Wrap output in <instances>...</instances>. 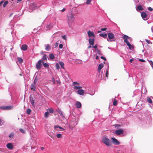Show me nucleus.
<instances>
[{
    "mask_svg": "<svg viewBox=\"0 0 153 153\" xmlns=\"http://www.w3.org/2000/svg\"><path fill=\"white\" fill-rule=\"evenodd\" d=\"M102 142L107 146H111V140L106 137H103L102 139Z\"/></svg>",
    "mask_w": 153,
    "mask_h": 153,
    "instance_id": "obj_1",
    "label": "nucleus"
},
{
    "mask_svg": "<svg viewBox=\"0 0 153 153\" xmlns=\"http://www.w3.org/2000/svg\"><path fill=\"white\" fill-rule=\"evenodd\" d=\"M108 38L107 40L108 42L114 41L115 40L114 35L112 33H108Z\"/></svg>",
    "mask_w": 153,
    "mask_h": 153,
    "instance_id": "obj_2",
    "label": "nucleus"
},
{
    "mask_svg": "<svg viewBox=\"0 0 153 153\" xmlns=\"http://www.w3.org/2000/svg\"><path fill=\"white\" fill-rule=\"evenodd\" d=\"M36 7V5L35 4L30 3L29 7V11L31 12L33 10H34Z\"/></svg>",
    "mask_w": 153,
    "mask_h": 153,
    "instance_id": "obj_3",
    "label": "nucleus"
},
{
    "mask_svg": "<svg viewBox=\"0 0 153 153\" xmlns=\"http://www.w3.org/2000/svg\"><path fill=\"white\" fill-rule=\"evenodd\" d=\"M42 61L41 60H39L36 63V68L38 69H40L42 66Z\"/></svg>",
    "mask_w": 153,
    "mask_h": 153,
    "instance_id": "obj_4",
    "label": "nucleus"
},
{
    "mask_svg": "<svg viewBox=\"0 0 153 153\" xmlns=\"http://www.w3.org/2000/svg\"><path fill=\"white\" fill-rule=\"evenodd\" d=\"M111 140H112V143L115 145H118L120 143V142L115 138H112Z\"/></svg>",
    "mask_w": 153,
    "mask_h": 153,
    "instance_id": "obj_5",
    "label": "nucleus"
},
{
    "mask_svg": "<svg viewBox=\"0 0 153 153\" xmlns=\"http://www.w3.org/2000/svg\"><path fill=\"white\" fill-rule=\"evenodd\" d=\"M130 38L128 36L126 35H124L123 37V39H124V42H125L126 44L127 45L128 43L129 42H128V39Z\"/></svg>",
    "mask_w": 153,
    "mask_h": 153,
    "instance_id": "obj_6",
    "label": "nucleus"
},
{
    "mask_svg": "<svg viewBox=\"0 0 153 153\" xmlns=\"http://www.w3.org/2000/svg\"><path fill=\"white\" fill-rule=\"evenodd\" d=\"M124 130L123 129H120L116 130L115 131V134L117 135H120L123 133Z\"/></svg>",
    "mask_w": 153,
    "mask_h": 153,
    "instance_id": "obj_7",
    "label": "nucleus"
},
{
    "mask_svg": "<svg viewBox=\"0 0 153 153\" xmlns=\"http://www.w3.org/2000/svg\"><path fill=\"white\" fill-rule=\"evenodd\" d=\"M141 15L142 18L144 20H147V19H146V17L147 16V15L146 14V13H145L144 12H142L141 13Z\"/></svg>",
    "mask_w": 153,
    "mask_h": 153,
    "instance_id": "obj_8",
    "label": "nucleus"
},
{
    "mask_svg": "<svg viewBox=\"0 0 153 153\" xmlns=\"http://www.w3.org/2000/svg\"><path fill=\"white\" fill-rule=\"evenodd\" d=\"M84 93V91L82 89H79L77 90V93L80 95H83Z\"/></svg>",
    "mask_w": 153,
    "mask_h": 153,
    "instance_id": "obj_9",
    "label": "nucleus"
},
{
    "mask_svg": "<svg viewBox=\"0 0 153 153\" xmlns=\"http://www.w3.org/2000/svg\"><path fill=\"white\" fill-rule=\"evenodd\" d=\"M11 106H3L1 107L0 108L3 110H9L11 108Z\"/></svg>",
    "mask_w": 153,
    "mask_h": 153,
    "instance_id": "obj_10",
    "label": "nucleus"
},
{
    "mask_svg": "<svg viewBox=\"0 0 153 153\" xmlns=\"http://www.w3.org/2000/svg\"><path fill=\"white\" fill-rule=\"evenodd\" d=\"M94 42V38H90L89 39V42L91 45H93Z\"/></svg>",
    "mask_w": 153,
    "mask_h": 153,
    "instance_id": "obj_11",
    "label": "nucleus"
},
{
    "mask_svg": "<svg viewBox=\"0 0 153 153\" xmlns=\"http://www.w3.org/2000/svg\"><path fill=\"white\" fill-rule=\"evenodd\" d=\"M88 34L89 37H90L91 36H94L95 35L93 32H91L90 31H88Z\"/></svg>",
    "mask_w": 153,
    "mask_h": 153,
    "instance_id": "obj_12",
    "label": "nucleus"
},
{
    "mask_svg": "<svg viewBox=\"0 0 153 153\" xmlns=\"http://www.w3.org/2000/svg\"><path fill=\"white\" fill-rule=\"evenodd\" d=\"M27 46L26 45L24 44L22 45L21 47V49L24 51H26L27 49Z\"/></svg>",
    "mask_w": 153,
    "mask_h": 153,
    "instance_id": "obj_13",
    "label": "nucleus"
},
{
    "mask_svg": "<svg viewBox=\"0 0 153 153\" xmlns=\"http://www.w3.org/2000/svg\"><path fill=\"white\" fill-rule=\"evenodd\" d=\"M104 65L102 64H100L98 66V71L99 73L101 69L102 68Z\"/></svg>",
    "mask_w": 153,
    "mask_h": 153,
    "instance_id": "obj_14",
    "label": "nucleus"
},
{
    "mask_svg": "<svg viewBox=\"0 0 153 153\" xmlns=\"http://www.w3.org/2000/svg\"><path fill=\"white\" fill-rule=\"evenodd\" d=\"M7 147L8 149H12L13 148V145L10 143H7Z\"/></svg>",
    "mask_w": 153,
    "mask_h": 153,
    "instance_id": "obj_15",
    "label": "nucleus"
},
{
    "mask_svg": "<svg viewBox=\"0 0 153 153\" xmlns=\"http://www.w3.org/2000/svg\"><path fill=\"white\" fill-rule=\"evenodd\" d=\"M55 58L53 54L51 53L49 54V55L48 59L50 60H53Z\"/></svg>",
    "mask_w": 153,
    "mask_h": 153,
    "instance_id": "obj_16",
    "label": "nucleus"
},
{
    "mask_svg": "<svg viewBox=\"0 0 153 153\" xmlns=\"http://www.w3.org/2000/svg\"><path fill=\"white\" fill-rule=\"evenodd\" d=\"M45 50L47 51H49L50 50H51V48L49 45H45Z\"/></svg>",
    "mask_w": 153,
    "mask_h": 153,
    "instance_id": "obj_17",
    "label": "nucleus"
},
{
    "mask_svg": "<svg viewBox=\"0 0 153 153\" xmlns=\"http://www.w3.org/2000/svg\"><path fill=\"white\" fill-rule=\"evenodd\" d=\"M36 85L34 84H32L30 86V89L33 91H35L36 90Z\"/></svg>",
    "mask_w": 153,
    "mask_h": 153,
    "instance_id": "obj_18",
    "label": "nucleus"
},
{
    "mask_svg": "<svg viewBox=\"0 0 153 153\" xmlns=\"http://www.w3.org/2000/svg\"><path fill=\"white\" fill-rule=\"evenodd\" d=\"M54 128L55 129H56L57 130H59L58 129V128H59L60 129H63V130H64V129L62 127H61L60 126H58V125L54 126Z\"/></svg>",
    "mask_w": 153,
    "mask_h": 153,
    "instance_id": "obj_19",
    "label": "nucleus"
},
{
    "mask_svg": "<svg viewBox=\"0 0 153 153\" xmlns=\"http://www.w3.org/2000/svg\"><path fill=\"white\" fill-rule=\"evenodd\" d=\"M56 111L60 114L61 116L62 117H64L62 112L61 110L58 109L57 110H56Z\"/></svg>",
    "mask_w": 153,
    "mask_h": 153,
    "instance_id": "obj_20",
    "label": "nucleus"
},
{
    "mask_svg": "<svg viewBox=\"0 0 153 153\" xmlns=\"http://www.w3.org/2000/svg\"><path fill=\"white\" fill-rule=\"evenodd\" d=\"M143 9L142 7L140 5L138 6L137 8V11L142 10Z\"/></svg>",
    "mask_w": 153,
    "mask_h": 153,
    "instance_id": "obj_21",
    "label": "nucleus"
},
{
    "mask_svg": "<svg viewBox=\"0 0 153 153\" xmlns=\"http://www.w3.org/2000/svg\"><path fill=\"white\" fill-rule=\"evenodd\" d=\"M100 35L104 38H106L107 37V35L106 33H101Z\"/></svg>",
    "mask_w": 153,
    "mask_h": 153,
    "instance_id": "obj_22",
    "label": "nucleus"
},
{
    "mask_svg": "<svg viewBox=\"0 0 153 153\" xmlns=\"http://www.w3.org/2000/svg\"><path fill=\"white\" fill-rule=\"evenodd\" d=\"M42 63L43 64V66L45 68H48L49 67V65L48 64L45 63H44L42 61Z\"/></svg>",
    "mask_w": 153,
    "mask_h": 153,
    "instance_id": "obj_23",
    "label": "nucleus"
},
{
    "mask_svg": "<svg viewBox=\"0 0 153 153\" xmlns=\"http://www.w3.org/2000/svg\"><path fill=\"white\" fill-rule=\"evenodd\" d=\"M59 64L62 68L64 69V64L63 62H59Z\"/></svg>",
    "mask_w": 153,
    "mask_h": 153,
    "instance_id": "obj_24",
    "label": "nucleus"
},
{
    "mask_svg": "<svg viewBox=\"0 0 153 153\" xmlns=\"http://www.w3.org/2000/svg\"><path fill=\"white\" fill-rule=\"evenodd\" d=\"M49 115H50V114H49L48 112H46L45 113V114H44L45 117L46 118H47L49 117Z\"/></svg>",
    "mask_w": 153,
    "mask_h": 153,
    "instance_id": "obj_25",
    "label": "nucleus"
},
{
    "mask_svg": "<svg viewBox=\"0 0 153 153\" xmlns=\"http://www.w3.org/2000/svg\"><path fill=\"white\" fill-rule=\"evenodd\" d=\"M17 60L18 62H19V63H22L23 62V59L21 58L18 57L17 58Z\"/></svg>",
    "mask_w": 153,
    "mask_h": 153,
    "instance_id": "obj_26",
    "label": "nucleus"
},
{
    "mask_svg": "<svg viewBox=\"0 0 153 153\" xmlns=\"http://www.w3.org/2000/svg\"><path fill=\"white\" fill-rule=\"evenodd\" d=\"M82 106L81 103L79 101H77V108H80Z\"/></svg>",
    "mask_w": 153,
    "mask_h": 153,
    "instance_id": "obj_27",
    "label": "nucleus"
},
{
    "mask_svg": "<svg viewBox=\"0 0 153 153\" xmlns=\"http://www.w3.org/2000/svg\"><path fill=\"white\" fill-rule=\"evenodd\" d=\"M127 45L128 46L130 50H131L132 49L134 48L133 46L131 45L130 43H128V44H127Z\"/></svg>",
    "mask_w": 153,
    "mask_h": 153,
    "instance_id": "obj_28",
    "label": "nucleus"
},
{
    "mask_svg": "<svg viewBox=\"0 0 153 153\" xmlns=\"http://www.w3.org/2000/svg\"><path fill=\"white\" fill-rule=\"evenodd\" d=\"M48 110V113H53V108H50Z\"/></svg>",
    "mask_w": 153,
    "mask_h": 153,
    "instance_id": "obj_29",
    "label": "nucleus"
},
{
    "mask_svg": "<svg viewBox=\"0 0 153 153\" xmlns=\"http://www.w3.org/2000/svg\"><path fill=\"white\" fill-rule=\"evenodd\" d=\"M147 101L149 103L152 104V101L151 99L150 98H149V97L147 98Z\"/></svg>",
    "mask_w": 153,
    "mask_h": 153,
    "instance_id": "obj_30",
    "label": "nucleus"
},
{
    "mask_svg": "<svg viewBox=\"0 0 153 153\" xmlns=\"http://www.w3.org/2000/svg\"><path fill=\"white\" fill-rule=\"evenodd\" d=\"M56 137L58 138H61L62 137V134H58L56 135Z\"/></svg>",
    "mask_w": 153,
    "mask_h": 153,
    "instance_id": "obj_31",
    "label": "nucleus"
},
{
    "mask_svg": "<svg viewBox=\"0 0 153 153\" xmlns=\"http://www.w3.org/2000/svg\"><path fill=\"white\" fill-rule=\"evenodd\" d=\"M113 105L114 106L116 105L117 104V100L116 99H114L113 103Z\"/></svg>",
    "mask_w": 153,
    "mask_h": 153,
    "instance_id": "obj_32",
    "label": "nucleus"
},
{
    "mask_svg": "<svg viewBox=\"0 0 153 153\" xmlns=\"http://www.w3.org/2000/svg\"><path fill=\"white\" fill-rule=\"evenodd\" d=\"M31 110L30 108H28L26 111L27 113L28 114H30L31 112Z\"/></svg>",
    "mask_w": 153,
    "mask_h": 153,
    "instance_id": "obj_33",
    "label": "nucleus"
},
{
    "mask_svg": "<svg viewBox=\"0 0 153 153\" xmlns=\"http://www.w3.org/2000/svg\"><path fill=\"white\" fill-rule=\"evenodd\" d=\"M14 134L13 133H11L9 135V137L10 139H12L14 136Z\"/></svg>",
    "mask_w": 153,
    "mask_h": 153,
    "instance_id": "obj_34",
    "label": "nucleus"
},
{
    "mask_svg": "<svg viewBox=\"0 0 153 153\" xmlns=\"http://www.w3.org/2000/svg\"><path fill=\"white\" fill-rule=\"evenodd\" d=\"M47 56L45 54H44L42 57V61L43 60H45L47 59Z\"/></svg>",
    "mask_w": 153,
    "mask_h": 153,
    "instance_id": "obj_35",
    "label": "nucleus"
},
{
    "mask_svg": "<svg viewBox=\"0 0 153 153\" xmlns=\"http://www.w3.org/2000/svg\"><path fill=\"white\" fill-rule=\"evenodd\" d=\"M8 1H5L3 5V7H5L8 4Z\"/></svg>",
    "mask_w": 153,
    "mask_h": 153,
    "instance_id": "obj_36",
    "label": "nucleus"
},
{
    "mask_svg": "<svg viewBox=\"0 0 153 153\" xmlns=\"http://www.w3.org/2000/svg\"><path fill=\"white\" fill-rule=\"evenodd\" d=\"M30 101L32 105L33 106H34V101L33 100V99H30Z\"/></svg>",
    "mask_w": 153,
    "mask_h": 153,
    "instance_id": "obj_37",
    "label": "nucleus"
},
{
    "mask_svg": "<svg viewBox=\"0 0 153 153\" xmlns=\"http://www.w3.org/2000/svg\"><path fill=\"white\" fill-rule=\"evenodd\" d=\"M58 42H56L55 43H54L53 45H52L53 47L54 48H56L57 46H58Z\"/></svg>",
    "mask_w": 153,
    "mask_h": 153,
    "instance_id": "obj_38",
    "label": "nucleus"
},
{
    "mask_svg": "<svg viewBox=\"0 0 153 153\" xmlns=\"http://www.w3.org/2000/svg\"><path fill=\"white\" fill-rule=\"evenodd\" d=\"M59 63H56V67L57 70H59Z\"/></svg>",
    "mask_w": 153,
    "mask_h": 153,
    "instance_id": "obj_39",
    "label": "nucleus"
},
{
    "mask_svg": "<svg viewBox=\"0 0 153 153\" xmlns=\"http://www.w3.org/2000/svg\"><path fill=\"white\" fill-rule=\"evenodd\" d=\"M19 130L21 132H22L23 134H25V131L24 129H23L22 128H20Z\"/></svg>",
    "mask_w": 153,
    "mask_h": 153,
    "instance_id": "obj_40",
    "label": "nucleus"
},
{
    "mask_svg": "<svg viewBox=\"0 0 153 153\" xmlns=\"http://www.w3.org/2000/svg\"><path fill=\"white\" fill-rule=\"evenodd\" d=\"M96 51L98 54H99L102 55L101 51L100 50L97 49Z\"/></svg>",
    "mask_w": 153,
    "mask_h": 153,
    "instance_id": "obj_41",
    "label": "nucleus"
},
{
    "mask_svg": "<svg viewBox=\"0 0 153 153\" xmlns=\"http://www.w3.org/2000/svg\"><path fill=\"white\" fill-rule=\"evenodd\" d=\"M120 126H121L119 124H117L115 125V127L117 129L119 128Z\"/></svg>",
    "mask_w": 153,
    "mask_h": 153,
    "instance_id": "obj_42",
    "label": "nucleus"
},
{
    "mask_svg": "<svg viewBox=\"0 0 153 153\" xmlns=\"http://www.w3.org/2000/svg\"><path fill=\"white\" fill-rule=\"evenodd\" d=\"M62 37L63 39L65 40H66L67 39L66 36L65 35L62 36Z\"/></svg>",
    "mask_w": 153,
    "mask_h": 153,
    "instance_id": "obj_43",
    "label": "nucleus"
},
{
    "mask_svg": "<svg viewBox=\"0 0 153 153\" xmlns=\"http://www.w3.org/2000/svg\"><path fill=\"white\" fill-rule=\"evenodd\" d=\"M91 1V0H87V1L86 2V4H89Z\"/></svg>",
    "mask_w": 153,
    "mask_h": 153,
    "instance_id": "obj_44",
    "label": "nucleus"
},
{
    "mask_svg": "<svg viewBox=\"0 0 153 153\" xmlns=\"http://www.w3.org/2000/svg\"><path fill=\"white\" fill-rule=\"evenodd\" d=\"M63 45L62 44H60L59 45V47L60 49H62L63 48Z\"/></svg>",
    "mask_w": 153,
    "mask_h": 153,
    "instance_id": "obj_45",
    "label": "nucleus"
},
{
    "mask_svg": "<svg viewBox=\"0 0 153 153\" xmlns=\"http://www.w3.org/2000/svg\"><path fill=\"white\" fill-rule=\"evenodd\" d=\"M107 28H101V31H105L106 30H107Z\"/></svg>",
    "mask_w": 153,
    "mask_h": 153,
    "instance_id": "obj_46",
    "label": "nucleus"
},
{
    "mask_svg": "<svg viewBox=\"0 0 153 153\" xmlns=\"http://www.w3.org/2000/svg\"><path fill=\"white\" fill-rule=\"evenodd\" d=\"M92 47L93 48H95V49H96V50L97 49H98L97 48V45H95L93 46H92Z\"/></svg>",
    "mask_w": 153,
    "mask_h": 153,
    "instance_id": "obj_47",
    "label": "nucleus"
},
{
    "mask_svg": "<svg viewBox=\"0 0 153 153\" xmlns=\"http://www.w3.org/2000/svg\"><path fill=\"white\" fill-rule=\"evenodd\" d=\"M139 61H140V62H145V61L143 59H139Z\"/></svg>",
    "mask_w": 153,
    "mask_h": 153,
    "instance_id": "obj_48",
    "label": "nucleus"
},
{
    "mask_svg": "<svg viewBox=\"0 0 153 153\" xmlns=\"http://www.w3.org/2000/svg\"><path fill=\"white\" fill-rule=\"evenodd\" d=\"M101 58L103 59L105 61H106V59L105 58V57H104V56H102L101 57Z\"/></svg>",
    "mask_w": 153,
    "mask_h": 153,
    "instance_id": "obj_49",
    "label": "nucleus"
},
{
    "mask_svg": "<svg viewBox=\"0 0 153 153\" xmlns=\"http://www.w3.org/2000/svg\"><path fill=\"white\" fill-rule=\"evenodd\" d=\"M148 9L150 11H152L153 10V9L151 7H149L148 8Z\"/></svg>",
    "mask_w": 153,
    "mask_h": 153,
    "instance_id": "obj_50",
    "label": "nucleus"
},
{
    "mask_svg": "<svg viewBox=\"0 0 153 153\" xmlns=\"http://www.w3.org/2000/svg\"><path fill=\"white\" fill-rule=\"evenodd\" d=\"M108 70H107L106 72V76L107 77H108Z\"/></svg>",
    "mask_w": 153,
    "mask_h": 153,
    "instance_id": "obj_51",
    "label": "nucleus"
},
{
    "mask_svg": "<svg viewBox=\"0 0 153 153\" xmlns=\"http://www.w3.org/2000/svg\"><path fill=\"white\" fill-rule=\"evenodd\" d=\"M146 42L147 43H148V44H150V43H151V44H152V43L150 42L149 41V40H147H147H146Z\"/></svg>",
    "mask_w": 153,
    "mask_h": 153,
    "instance_id": "obj_52",
    "label": "nucleus"
},
{
    "mask_svg": "<svg viewBox=\"0 0 153 153\" xmlns=\"http://www.w3.org/2000/svg\"><path fill=\"white\" fill-rule=\"evenodd\" d=\"M4 1H2L0 2V7L1 6L2 4L4 3Z\"/></svg>",
    "mask_w": 153,
    "mask_h": 153,
    "instance_id": "obj_53",
    "label": "nucleus"
},
{
    "mask_svg": "<svg viewBox=\"0 0 153 153\" xmlns=\"http://www.w3.org/2000/svg\"><path fill=\"white\" fill-rule=\"evenodd\" d=\"M82 88V87L81 86H77V90H78V89H81V88Z\"/></svg>",
    "mask_w": 153,
    "mask_h": 153,
    "instance_id": "obj_54",
    "label": "nucleus"
},
{
    "mask_svg": "<svg viewBox=\"0 0 153 153\" xmlns=\"http://www.w3.org/2000/svg\"><path fill=\"white\" fill-rule=\"evenodd\" d=\"M36 81L35 79L34 80V85H36Z\"/></svg>",
    "mask_w": 153,
    "mask_h": 153,
    "instance_id": "obj_55",
    "label": "nucleus"
},
{
    "mask_svg": "<svg viewBox=\"0 0 153 153\" xmlns=\"http://www.w3.org/2000/svg\"><path fill=\"white\" fill-rule=\"evenodd\" d=\"M133 61V59H131L130 60L129 62H132Z\"/></svg>",
    "mask_w": 153,
    "mask_h": 153,
    "instance_id": "obj_56",
    "label": "nucleus"
},
{
    "mask_svg": "<svg viewBox=\"0 0 153 153\" xmlns=\"http://www.w3.org/2000/svg\"><path fill=\"white\" fill-rule=\"evenodd\" d=\"M95 58L97 59H99V57L98 56H96Z\"/></svg>",
    "mask_w": 153,
    "mask_h": 153,
    "instance_id": "obj_57",
    "label": "nucleus"
},
{
    "mask_svg": "<svg viewBox=\"0 0 153 153\" xmlns=\"http://www.w3.org/2000/svg\"><path fill=\"white\" fill-rule=\"evenodd\" d=\"M69 128H70V129H72V130H73V127H72V126H69Z\"/></svg>",
    "mask_w": 153,
    "mask_h": 153,
    "instance_id": "obj_58",
    "label": "nucleus"
},
{
    "mask_svg": "<svg viewBox=\"0 0 153 153\" xmlns=\"http://www.w3.org/2000/svg\"><path fill=\"white\" fill-rule=\"evenodd\" d=\"M150 62L152 65H153V62L152 61H150Z\"/></svg>",
    "mask_w": 153,
    "mask_h": 153,
    "instance_id": "obj_59",
    "label": "nucleus"
},
{
    "mask_svg": "<svg viewBox=\"0 0 153 153\" xmlns=\"http://www.w3.org/2000/svg\"><path fill=\"white\" fill-rule=\"evenodd\" d=\"M73 84L75 85H76V82H73Z\"/></svg>",
    "mask_w": 153,
    "mask_h": 153,
    "instance_id": "obj_60",
    "label": "nucleus"
},
{
    "mask_svg": "<svg viewBox=\"0 0 153 153\" xmlns=\"http://www.w3.org/2000/svg\"><path fill=\"white\" fill-rule=\"evenodd\" d=\"M91 45H89L88 46V49L90 48H91Z\"/></svg>",
    "mask_w": 153,
    "mask_h": 153,
    "instance_id": "obj_61",
    "label": "nucleus"
},
{
    "mask_svg": "<svg viewBox=\"0 0 153 153\" xmlns=\"http://www.w3.org/2000/svg\"><path fill=\"white\" fill-rule=\"evenodd\" d=\"M65 8H63V9H62V12H63L65 10Z\"/></svg>",
    "mask_w": 153,
    "mask_h": 153,
    "instance_id": "obj_62",
    "label": "nucleus"
},
{
    "mask_svg": "<svg viewBox=\"0 0 153 153\" xmlns=\"http://www.w3.org/2000/svg\"><path fill=\"white\" fill-rule=\"evenodd\" d=\"M101 30L100 31H97V33H100V32H101Z\"/></svg>",
    "mask_w": 153,
    "mask_h": 153,
    "instance_id": "obj_63",
    "label": "nucleus"
},
{
    "mask_svg": "<svg viewBox=\"0 0 153 153\" xmlns=\"http://www.w3.org/2000/svg\"><path fill=\"white\" fill-rule=\"evenodd\" d=\"M74 88L75 89H76V86L74 85Z\"/></svg>",
    "mask_w": 153,
    "mask_h": 153,
    "instance_id": "obj_64",
    "label": "nucleus"
}]
</instances>
